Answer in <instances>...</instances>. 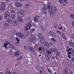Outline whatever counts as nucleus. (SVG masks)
<instances>
[{
	"mask_svg": "<svg viewBox=\"0 0 74 74\" xmlns=\"http://www.w3.org/2000/svg\"><path fill=\"white\" fill-rule=\"evenodd\" d=\"M54 52H57L58 51V49L56 48L54 49Z\"/></svg>",
	"mask_w": 74,
	"mask_h": 74,
	"instance_id": "f704fd0d",
	"label": "nucleus"
},
{
	"mask_svg": "<svg viewBox=\"0 0 74 74\" xmlns=\"http://www.w3.org/2000/svg\"><path fill=\"white\" fill-rule=\"evenodd\" d=\"M18 19L19 21V22H22V21L23 19H22V18L21 17H18Z\"/></svg>",
	"mask_w": 74,
	"mask_h": 74,
	"instance_id": "6ab92c4d",
	"label": "nucleus"
},
{
	"mask_svg": "<svg viewBox=\"0 0 74 74\" xmlns=\"http://www.w3.org/2000/svg\"><path fill=\"white\" fill-rule=\"evenodd\" d=\"M10 15V12H5V15Z\"/></svg>",
	"mask_w": 74,
	"mask_h": 74,
	"instance_id": "a878e982",
	"label": "nucleus"
},
{
	"mask_svg": "<svg viewBox=\"0 0 74 74\" xmlns=\"http://www.w3.org/2000/svg\"><path fill=\"white\" fill-rule=\"evenodd\" d=\"M59 30H61V29H62V27H60L59 28Z\"/></svg>",
	"mask_w": 74,
	"mask_h": 74,
	"instance_id": "e2e57ef3",
	"label": "nucleus"
},
{
	"mask_svg": "<svg viewBox=\"0 0 74 74\" xmlns=\"http://www.w3.org/2000/svg\"><path fill=\"white\" fill-rule=\"evenodd\" d=\"M47 53H48V54H50L51 53V51H47Z\"/></svg>",
	"mask_w": 74,
	"mask_h": 74,
	"instance_id": "37998d69",
	"label": "nucleus"
},
{
	"mask_svg": "<svg viewBox=\"0 0 74 74\" xmlns=\"http://www.w3.org/2000/svg\"><path fill=\"white\" fill-rule=\"evenodd\" d=\"M28 49L29 50H30V51H31L33 53H35V50H34V49L32 48V47L30 46H28Z\"/></svg>",
	"mask_w": 74,
	"mask_h": 74,
	"instance_id": "6e6552de",
	"label": "nucleus"
},
{
	"mask_svg": "<svg viewBox=\"0 0 74 74\" xmlns=\"http://www.w3.org/2000/svg\"><path fill=\"white\" fill-rule=\"evenodd\" d=\"M5 17L6 19H9V18H10V15H5Z\"/></svg>",
	"mask_w": 74,
	"mask_h": 74,
	"instance_id": "393cba45",
	"label": "nucleus"
},
{
	"mask_svg": "<svg viewBox=\"0 0 74 74\" xmlns=\"http://www.w3.org/2000/svg\"><path fill=\"white\" fill-rule=\"evenodd\" d=\"M19 53H19V51H17L15 53H14V56H18L19 55Z\"/></svg>",
	"mask_w": 74,
	"mask_h": 74,
	"instance_id": "4468645a",
	"label": "nucleus"
},
{
	"mask_svg": "<svg viewBox=\"0 0 74 74\" xmlns=\"http://www.w3.org/2000/svg\"><path fill=\"white\" fill-rule=\"evenodd\" d=\"M3 19V14H0V21L2 20Z\"/></svg>",
	"mask_w": 74,
	"mask_h": 74,
	"instance_id": "b1692460",
	"label": "nucleus"
},
{
	"mask_svg": "<svg viewBox=\"0 0 74 74\" xmlns=\"http://www.w3.org/2000/svg\"><path fill=\"white\" fill-rule=\"evenodd\" d=\"M32 25H33V26H36V24L34 23Z\"/></svg>",
	"mask_w": 74,
	"mask_h": 74,
	"instance_id": "0e129e2a",
	"label": "nucleus"
},
{
	"mask_svg": "<svg viewBox=\"0 0 74 74\" xmlns=\"http://www.w3.org/2000/svg\"><path fill=\"white\" fill-rule=\"evenodd\" d=\"M32 30L33 32H34V31H35V29H34V28H33L32 29Z\"/></svg>",
	"mask_w": 74,
	"mask_h": 74,
	"instance_id": "052dcab7",
	"label": "nucleus"
},
{
	"mask_svg": "<svg viewBox=\"0 0 74 74\" xmlns=\"http://www.w3.org/2000/svg\"><path fill=\"white\" fill-rule=\"evenodd\" d=\"M42 11H47V6H45L44 7L42 8Z\"/></svg>",
	"mask_w": 74,
	"mask_h": 74,
	"instance_id": "dca6fc26",
	"label": "nucleus"
},
{
	"mask_svg": "<svg viewBox=\"0 0 74 74\" xmlns=\"http://www.w3.org/2000/svg\"><path fill=\"white\" fill-rule=\"evenodd\" d=\"M45 56L46 58L47 59H48V60H49L50 58V56L45 55Z\"/></svg>",
	"mask_w": 74,
	"mask_h": 74,
	"instance_id": "aec40b11",
	"label": "nucleus"
},
{
	"mask_svg": "<svg viewBox=\"0 0 74 74\" xmlns=\"http://www.w3.org/2000/svg\"><path fill=\"white\" fill-rule=\"evenodd\" d=\"M72 25L74 26V21L72 22Z\"/></svg>",
	"mask_w": 74,
	"mask_h": 74,
	"instance_id": "680f3d73",
	"label": "nucleus"
},
{
	"mask_svg": "<svg viewBox=\"0 0 74 74\" xmlns=\"http://www.w3.org/2000/svg\"><path fill=\"white\" fill-rule=\"evenodd\" d=\"M42 51L43 52H44V53H47V50L46 49H44Z\"/></svg>",
	"mask_w": 74,
	"mask_h": 74,
	"instance_id": "473e14b6",
	"label": "nucleus"
},
{
	"mask_svg": "<svg viewBox=\"0 0 74 74\" xmlns=\"http://www.w3.org/2000/svg\"><path fill=\"white\" fill-rule=\"evenodd\" d=\"M62 37L63 38H64L65 40H66V36L64 35V34H62Z\"/></svg>",
	"mask_w": 74,
	"mask_h": 74,
	"instance_id": "5701e85b",
	"label": "nucleus"
},
{
	"mask_svg": "<svg viewBox=\"0 0 74 74\" xmlns=\"http://www.w3.org/2000/svg\"><path fill=\"white\" fill-rule=\"evenodd\" d=\"M38 16H36L34 18V21L35 22H38Z\"/></svg>",
	"mask_w": 74,
	"mask_h": 74,
	"instance_id": "f8f14e48",
	"label": "nucleus"
},
{
	"mask_svg": "<svg viewBox=\"0 0 74 74\" xmlns=\"http://www.w3.org/2000/svg\"><path fill=\"white\" fill-rule=\"evenodd\" d=\"M34 40V38L31 37L29 38V42H32Z\"/></svg>",
	"mask_w": 74,
	"mask_h": 74,
	"instance_id": "a211bd4d",
	"label": "nucleus"
},
{
	"mask_svg": "<svg viewBox=\"0 0 74 74\" xmlns=\"http://www.w3.org/2000/svg\"><path fill=\"white\" fill-rule=\"evenodd\" d=\"M65 62L66 63L70 66H73V64L72 62H71V61L68 59H66L65 60Z\"/></svg>",
	"mask_w": 74,
	"mask_h": 74,
	"instance_id": "39448f33",
	"label": "nucleus"
},
{
	"mask_svg": "<svg viewBox=\"0 0 74 74\" xmlns=\"http://www.w3.org/2000/svg\"><path fill=\"white\" fill-rule=\"evenodd\" d=\"M5 5L4 3H2L1 4V11H3L5 10Z\"/></svg>",
	"mask_w": 74,
	"mask_h": 74,
	"instance_id": "0eeeda50",
	"label": "nucleus"
},
{
	"mask_svg": "<svg viewBox=\"0 0 74 74\" xmlns=\"http://www.w3.org/2000/svg\"><path fill=\"white\" fill-rule=\"evenodd\" d=\"M66 28H65L63 29L62 31L64 32H66Z\"/></svg>",
	"mask_w": 74,
	"mask_h": 74,
	"instance_id": "603ef678",
	"label": "nucleus"
},
{
	"mask_svg": "<svg viewBox=\"0 0 74 74\" xmlns=\"http://www.w3.org/2000/svg\"><path fill=\"white\" fill-rule=\"evenodd\" d=\"M69 45L70 46H71V47H74V44H73V42H69Z\"/></svg>",
	"mask_w": 74,
	"mask_h": 74,
	"instance_id": "4be33fe9",
	"label": "nucleus"
},
{
	"mask_svg": "<svg viewBox=\"0 0 74 74\" xmlns=\"http://www.w3.org/2000/svg\"><path fill=\"white\" fill-rule=\"evenodd\" d=\"M9 70H10V69L7 68L5 70H6V71H9Z\"/></svg>",
	"mask_w": 74,
	"mask_h": 74,
	"instance_id": "13d9d810",
	"label": "nucleus"
},
{
	"mask_svg": "<svg viewBox=\"0 0 74 74\" xmlns=\"http://www.w3.org/2000/svg\"><path fill=\"white\" fill-rule=\"evenodd\" d=\"M71 61H72V62H74V58H72L71 59Z\"/></svg>",
	"mask_w": 74,
	"mask_h": 74,
	"instance_id": "49530a36",
	"label": "nucleus"
},
{
	"mask_svg": "<svg viewBox=\"0 0 74 74\" xmlns=\"http://www.w3.org/2000/svg\"><path fill=\"white\" fill-rule=\"evenodd\" d=\"M16 41H17V44H19V41H20V40L19 39V38H16Z\"/></svg>",
	"mask_w": 74,
	"mask_h": 74,
	"instance_id": "c756f323",
	"label": "nucleus"
},
{
	"mask_svg": "<svg viewBox=\"0 0 74 74\" xmlns=\"http://www.w3.org/2000/svg\"><path fill=\"white\" fill-rule=\"evenodd\" d=\"M40 42L41 43V44H42V41L41 40H40Z\"/></svg>",
	"mask_w": 74,
	"mask_h": 74,
	"instance_id": "338daca9",
	"label": "nucleus"
},
{
	"mask_svg": "<svg viewBox=\"0 0 74 74\" xmlns=\"http://www.w3.org/2000/svg\"><path fill=\"white\" fill-rule=\"evenodd\" d=\"M11 12L12 14H14V13H15V11H14V10H12L11 11Z\"/></svg>",
	"mask_w": 74,
	"mask_h": 74,
	"instance_id": "e433bc0d",
	"label": "nucleus"
},
{
	"mask_svg": "<svg viewBox=\"0 0 74 74\" xmlns=\"http://www.w3.org/2000/svg\"><path fill=\"white\" fill-rule=\"evenodd\" d=\"M19 24V21L18 20L14 21H12V24L14 26H16Z\"/></svg>",
	"mask_w": 74,
	"mask_h": 74,
	"instance_id": "1a4fd4ad",
	"label": "nucleus"
},
{
	"mask_svg": "<svg viewBox=\"0 0 74 74\" xmlns=\"http://www.w3.org/2000/svg\"><path fill=\"white\" fill-rule=\"evenodd\" d=\"M41 48H42V51H43L44 49H45V47L42 46L41 47Z\"/></svg>",
	"mask_w": 74,
	"mask_h": 74,
	"instance_id": "a19ab883",
	"label": "nucleus"
},
{
	"mask_svg": "<svg viewBox=\"0 0 74 74\" xmlns=\"http://www.w3.org/2000/svg\"><path fill=\"white\" fill-rule=\"evenodd\" d=\"M54 49H54L53 48H52L50 49V50H51V51H52V52H53V51H54Z\"/></svg>",
	"mask_w": 74,
	"mask_h": 74,
	"instance_id": "ea45409f",
	"label": "nucleus"
},
{
	"mask_svg": "<svg viewBox=\"0 0 74 74\" xmlns=\"http://www.w3.org/2000/svg\"><path fill=\"white\" fill-rule=\"evenodd\" d=\"M68 70L67 68H65L64 72V74H67Z\"/></svg>",
	"mask_w": 74,
	"mask_h": 74,
	"instance_id": "412c9836",
	"label": "nucleus"
},
{
	"mask_svg": "<svg viewBox=\"0 0 74 74\" xmlns=\"http://www.w3.org/2000/svg\"><path fill=\"white\" fill-rule=\"evenodd\" d=\"M24 48L25 49H26V50H27V47L25 46L24 47Z\"/></svg>",
	"mask_w": 74,
	"mask_h": 74,
	"instance_id": "bf43d9fd",
	"label": "nucleus"
},
{
	"mask_svg": "<svg viewBox=\"0 0 74 74\" xmlns=\"http://www.w3.org/2000/svg\"><path fill=\"white\" fill-rule=\"evenodd\" d=\"M15 4L16 6L18 8L19 7H21V6H22V4H21L18 2H16V3Z\"/></svg>",
	"mask_w": 74,
	"mask_h": 74,
	"instance_id": "9b49d317",
	"label": "nucleus"
},
{
	"mask_svg": "<svg viewBox=\"0 0 74 74\" xmlns=\"http://www.w3.org/2000/svg\"><path fill=\"white\" fill-rule=\"evenodd\" d=\"M7 22L9 23H12V20L11 19H9L8 20Z\"/></svg>",
	"mask_w": 74,
	"mask_h": 74,
	"instance_id": "bb28decb",
	"label": "nucleus"
},
{
	"mask_svg": "<svg viewBox=\"0 0 74 74\" xmlns=\"http://www.w3.org/2000/svg\"><path fill=\"white\" fill-rule=\"evenodd\" d=\"M56 55H57V56H59V55H60V53H59V52H57L56 53Z\"/></svg>",
	"mask_w": 74,
	"mask_h": 74,
	"instance_id": "6e6d98bb",
	"label": "nucleus"
},
{
	"mask_svg": "<svg viewBox=\"0 0 74 74\" xmlns=\"http://www.w3.org/2000/svg\"><path fill=\"white\" fill-rule=\"evenodd\" d=\"M62 1H63L62 0H59V3H62Z\"/></svg>",
	"mask_w": 74,
	"mask_h": 74,
	"instance_id": "4d7b16f0",
	"label": "nucleus"
},
{
	"mask_svg": "<svg viewBox=\"0 0 74 74\" xmlns=\"http://www.w3.org/2000/svg\"><path fill=\"white\" fill-rule=\"evenodd\" d=\"M17 15L23 17L25 15V13L22 12H17Z\"/></svg>",
	"mask_w": 74,
	"mask_h": 74,
	"instance_id": "423d86ee",
	"label": "nucleus"
},
{
	"mask_svg": "<svg viewBox=\"0 0 74 74\" xmlns=\"http://www.w3.org/2000/svg\"><path fill=\"white\" fill-rule=\"evenodd\" d=\"M68 56L69 59H71V55H68Z\"/></svg>",
	"mask_w": 74,
	"mask_h": 74,
	"instance_id": "de8ad7c7",
	"label": "nucleus"
},
{
	"mask_svg": "<svg viewBox=\"0 0 74 74\" xmlns=\"http://www.w3.org/2000/svg\"><path fill=\"white\" fill-rule=\"evenodd\" d=\"M4 26H6V27H9L10 25H9V24H6V23H5L4 24Z\"/></svg>",
	"mask_w": 74,
	"mask_h": 74,
	"instance_id": "cd10ccee",
	"label": "nucleus"
},
{
	"mask_svg": "<svg viewBox=\"0 0 74 74\" xmlns=\"http://www.w3.org/2000/svg\"><path fill=\"white\" fill-rule=\"evenodd\" d=\"M41 50H42V49L41 48V47H39V51H41Z\"/></svg>",
	"mask_w": 74,
	"mask_h": 74,
	"instance_id": "8fccbe9b",
	"label": "nucleus"
},
{
	"mask_svg": "<svg viewBox=\"0 0 74 74\" xmlns=\"http://www.w3.org/2000/svg\"><path fill=\"white\" fill-rule=\"evenodd\" d=\"M10 17L12 19H14L15 18L16 16H15V14H11L10 16Z\"/></svg>",
	"mask_w": 74,
	"mask_h": 74,
	"instance_id": "2eb2a0df",
	"label": "nucleus"
},
{
	"mask_svg": "<svg viewBox=\"0 0 74 74\" xmlns=\"http://www.w3.org/2000/svg\"><path fill=\"white\" fill-rule=\"evenodd\" d=\"M12 74H18L17 73H16L15 72H13L12 73Z\"/></svg>",
	"mask_w": 74,
	"mask_h": 74,
	"instance_id": "09e8293b",
	"label": "nucleus"
},
{
	"mask_svg": "<svg viewBox=\"0 0 74 74\" xmlns=\"http://www.w3.org/2000/svg\"><path fill=\"white\" fill-rule=\"evenodd\" d=\"M25 6L26 7H29L30 6V4H26L25 5Z\"/></svg>",
	"mask_w": 74,
	"mask_h": 74,
	"instance_id": "4c0bfd02",
	"label": "nucleus"
},
{
	"mask_svg": "<svg viewBox=\"0 0 74 74\" xmlns=\"http://www.w3.org/2000/svg\"><path fill=\"white\" fill-rule=\"evenodd\" d=\"M9 47L10 48L12 49H15V47H14V46L12 45H10L9 46Z\"/></svg>",
	"mask_w": 74,
	"mask_h": 74,
	"instance_id": "ddd939ff",
	"label": "nucleus"
},
{
	"mask_svg": "<svg viewBox=\"0 0 74 74\" xmlns=\"http://www.w3.org/2000/svg\"><path fill=\"white\" fill-rule=\"evenodd\" d=\"M50 4L49 3V5L48 6L49 8V13L50 14H52V16H53L55 14V12L56 11V8L54 7L53 8V6H50Z\"/></svg>",
	"mask_w": 74,
	"mask_h": 74,
	"instance_id": "f257e3e1",
	"label": "nucleus"
},
{
	"mask_svg": "<svg viewBox=\"0 0 74 74\" xmlns=\"http://www.w3.org/2000/svg\"><path fill=\"white\" fill-rule=\"evenodd\" d=\"M58 56H56L55 57V58H56V59H58Z\"/></svg>",
	"mask_w": 74,
	"mask_h": 74,
	"instance_id": "69168bd1",
	"label": "nucleus"
},
{
	"mask_svg": "<svg viewBox=\"0 0 74 74\" xmlns=\"http://www.w3.org/2000/svg\"><path fill=\"white\" fill-rule=\"evenodd\" d=\"M7 45H7V44H6V43H5L3 45V46H4V47H7Z\"/></svg>",
	"mask_w": 74,
	"mask_h": 74,
	"instance_id": "58836bf2",
	"label": "nucleus"
},
{
	"mask_svg": "<svg viewBox=\"0 0 74 74\" xmlns=\"http://www.w3.org/2000/svg\"><path fill=\"white\" fill-rule=\"evenodd\" d=\"M70 17L72 19H74V14H72L70 15Z\"/></svg>",
	"mask_w": 74,
	"mask_h": 74,
	"instance_id": "7c9ffc66",
	"label": "nucleus"
},
{
	"mask_svg": "<svg viewBox=\"0 0 74 74\" xmlns=\"http://www.w3.org/2000/svg\"><path fill=\"white\" fill-rule=\"evenodd\" d=\"M9 6L10 7H11L12 6V4H9Z\"/></svg>",
	"mask_w": 74,
	"mask_h": 74,
	"instance_id": "5fc2aeb1",
	"label": "nucleus"
},
{
	"mask_svg": "<svg viewBox=\"0 0 74 74\" xmlns=\"http://www.w3.org/2000/svg\"><path fill=\"white\" fill-rule=\"evenodd\" d=\"M38 36L41 40H42L44 38V36L40 34H38Z\"/></svg>",
	"mask_w": 74,
	"mask_h": 74,
	"instance_id": "9d476101",
	"label": "nucleus"
},
{
	"mask_svg": "<svg viewBox=\"0 0 74 74\" xmlns=\"http://www.w3.org/2000/svg\"><path fill=\"white\" fill-rule=\"evenodd\" d=\"M71 38L72 39H74V34L71 36Z\"/></svg>",
	"mask_w": 74,
	"mask_h": 74,
	"instance_id": "a18cd8bd",
	"label": "nucleus"
},
{
	"mask_svg": "<svg viewBox=\"0 0 74 74\" xmlns=\"http://www.w3.org/2000/svg\"><path fill=\"white\" fill-rule=\"evenodd\" d=\"M22 59H23V57L22 56H21L20 57V58H18V60L19 61L20 60H22Z\"/></svg>",
	"mask_w": 74,
	"mask_h": 74,
	"instance_id": "c85d7f7f",
	"label": "nucleus"
},
{
	"mask_svg": "<svg viewBox=\"0 0 74 74\" xmlns=\"http://www.w3.org/2000/svg\"><path fill=\"white\" fill-rule=\"evenodd\" d=\"M40 73H42V71H40Z\"/></svg>",
	"mask_w": 74,
	"mask_h": 74,
	"instance_id": "774afa93",
	"label": "nucleus"
},
{
	"mask_svg": "<svg viewBox=\"0 0 74 74\" xmlns=\"http://www.w3.org/2000/svg\"><path fill=\"white\" fill-rule=\"evenodd\" d=\"M57 33H58V34H61V33H60V31H57L56 32Z\"/></svg>",
	"mask_w": 74,
	"mask_h": 74,
	"instance_id": "79ce46f5",
	"label": "nucleus"
},
{
	"mask_svg": "<svg viewBox=\"0 0 74 74\" xmlns=\"http://www.w3.org/2000/svg\"><path fill=\"white\" fill-rule=\"evenodd\" d=\"M47 69L49 72V73H51V71H50V70L48 68H47Z\"/></svg>",
	"mask_w": 74,
	"mask_h": 74,
	"instance_id": "864d4df0",
	"label": "nucleus"
},
{
	"mask_svg": "<svg viewBox=\"0 0 74 74\" xmlns=\"http://www.w3.org/2000/svg\"><path fill=\"white\" fill-rule=\"evenodd\" d=\"M11 72L10 71H7L5 72V74H11Z\"/></svg>",
	"mask_w": 74,
	"mask_h": 74,
	"instance_id": "2f4dec72",
	"label": "nucleus"
},
{
	"mask_svg": "<svg viewBox=\"0 0 74 74\" xmlns=\"http://www.w3.org/2000/svg\"><path fill=\"white\" fill-rule=\"evenodd\" d=\"M6 43V44H7V45H9V44H10V43L8 41H6L5 42Z\"/></svg>",
	"mask_w": 74,
	"mask_h": 74,
	"instance_id": "c03bdc74",
	"label": "nucleus"
},
{
	"mask_svg": "<svg viewBox=\"0 0 74 74\" xmlns=\"http://www.w3.org/2000/svg\"><path fill=\"white\" fill-rule=\"evenodd\" d=\"M71 49H69L68 50H66V51H67V52H69V51H70V50H71Z\"/></svg>",
	"mask_w": 74,
	"mask_h": 74,
	"instance_id": "3c124183",
	"label": "nucleus"
},
{
	"mask_svg": "<svg viewBox=\"0 0 74 74\" xmlns=\"http://www.w3.org/2000/svg\"><path fill=\"white\" fill-rule=\"evenodd\" d=\"M16 35L20 38H24V34H23V33L21 32L17 33L16 34Z\"/></svg>",
	"mask_w": 74,
	"mask_h": 74,
	"instance_id": "7ed1b4c3",
	"label": "nucleus"
},
{
	"mask_svg": "<svg viewBox=\"0 0 74 74\" xmlns=\"http://www.w3.org/2000/svg\"><path fill=\"white\" fill-rule=\"evenodd\" d=\"M42 45L44 46H46V47H47V45H48V43L47 42H44L42 43Z\"/></svg>",
	"mask_w": 74,
	"mask_h": 74,
	"instance_id": "f3484780",
	"label": "nucleus"
},
{
	"mask_svg": "<svg viewBox=\"0 0 74 74\" xmlns=\"http://www.w3.org/2000/svg\"><path fill=\"white\" fill-rule=\"evenodd\" d=\"M51 40H52V41H54V42H56V40L55 39H53V38H51Z\"/></svg>",
	"mask_w": 74,
	"mask_h": 74,
	"instance_id": "c9c22d12",
	"label": "nucleus"
},
{
	"mask_svg": "<svg viewBox=\"0 0 74 74\" xmlns=\"http://www.w3.org/2000/svg\"><path fill=\"white\" fill-rule=\"evenodd\" d=\"M49 34L53 38H56V34L50 31L49 32Z\"/></svg>",
	"mask_w": 74,
	"mask_h": 74,
	"instance_id": "20e7f679",
	"label": "nucleus"
},
{
	"mask_svg": "<svg viewBox=\"0 0 74 74\" xmlns=\"http://www.w3.org/2000/svg\"><path fill=\"white\" fill-rule=\"evenodd\" d=\"M72 52H69L68 53H67V54L68 55H71V54H72Z\"/></svg>",
	"mask_w": 74,
	"mask_h": 74,
	"instance_id": "72a5a7b5",
	"label": "nucleus"
},
{
	"mask_svg": "<svg viewBox=\"0 0 74 74\" xmlns=\"http://www.w3.org/2000/svg\"><path fill=\"white\" fill-rule=\"evenodd\" d=\"M33 25L32 24V21H29L27 24V25H25L24 27V30H28L30 29L31 27Z\"/></svg>",
	"mask_w": 74,
	"mask_h": 74,
	"instance_id": "f03ea898",
	"label": "nucleus"
}]
</instances>
